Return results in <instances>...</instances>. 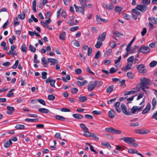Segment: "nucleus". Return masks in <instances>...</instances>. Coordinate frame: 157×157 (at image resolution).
Here are the masks:
<instances>
[{"mask_svg": "<svg viewBox=\"0 0 157 157\" xmlns=\"http://www.w3.org/2000/svg\"><path fill=\"white\" fill-rule=\"evenodd\" d=\"M132 64L129 63H128L124 67H122V70L124 71H126L132 69Z\"/></svg>", "mask_w": 157, "mask_h": 157, "instance_id": "dca6fc26", "label": "nucleus"}, {"mask_svg": "<svg viewBox=\"0 0 157 157\" xmlns=\"http://www.w3.org/2000/svg\"><path fill=\"white\" fill-rule=\"evenodd\" d=\"M52 21L50 18H49L48 19L46 20L45 22L41 21V24L44 27H47L49 24Z\"/></svg>", "mask_w": 157, "mask_h": 157, "instance_id": "ddd939ff", "label": "nucleus"}, {"mask_svg": "<svg viewBox=\"0 0 157 157\" xmlns=\"http://www.w3.org/2000/svg\"><path fill=\"white\" fill-rule=\"evenodd\" d=\"M80 126L84 131L88 130L87 127L85 126L84 124L83 123L80 124Z\"/></svg>", "mask_w": 157, "mask_h": 157, "instance_id": "79ce46f5", "label": "nucleus"}, {"mask_svg": "<svg viewBox=\"0 0 157 157\" xmlns=\"http://www.w3.org/2000/svg\"><path fill=\"white\" fill-rule=\"evenodd\" d=\"M112 52V50L111 49H108L104 53V55L106 56H108L111 55Z\"/></svg>", "mask_w": 157, "mask_h": 157, "instance_id": "f704fd0d", "label": "nucleus"}, {"mask_svg": "<svg viewBox=\"0 0 157 157\" xmlns=\"http://www.w3.org/2000/svg\"><path fill=\"white\" fill-rule=\"evenodd\" d=\"M152 104L153 106V109L156 105V100L155 98H153L152 101Z\"/></svg>", "mask_w": 157, "mask_h": 157, "instance_id": "3c124183", "label": "nucleus"}, {"mask_svg": "<svg viewBox=\"0 0 157 157\" xmlns=\"http://www.w3.org/2000/svg\"><path fill=\"white\" fill-rule=\"evenodd\" d=\"M140 87L144 92H146L145 89H149V86L151 84V82L149 79L145 77L140 78Z\"/></svg>", "mask_w": 157, "mask_h": 157, "instance_id": "f257e3e1", "label": "nucleus"}, {"mask_svg": "<svg viewBox=\"0 0 157 157\" xmlns=\"http://www.w3.org/2000/svg\"><path fill=\"white\" fill-rule=\"evenodd\" d=\"M66 34L65 32H63L62 33H60L59 35V38L60 40H65L66 39Z\"/></svg>", "mask_w": 157, "mask_h": 157, "instance_id": "4be33fe9", "label": "nucleus"}, {"mask_svg": "<svg viewBox=\"0 0 157 157\" xmlns=\"http://www.w3.org/2000/svg\"><path fill=\"white\" fill-rule=\"evenodd\" d=\"M96 84L94 81L90 82L88 85V90L89 91H91L93 90L95 88Z\"/></svg>", "mask_w": 157, "mask_h": 157, "instance_id": "9d476101", "label": "nucleus"}, {"mask_svg": "<svg viewBox=\"0 0 157 157\" xmlns=\"http://www.w3.org/2000/svg\"><path fill=\"white\" fill-rule=\"evenodd\" d=\"M55 137L57 139H61L60 133L59 132H57L56 133L55 135Z\"/></svg>", "mask_w": 157, "mask_h": 157, "instance_id": "774afa93", "label": "nucleus"}, {"mask_svg": "<svg viewBox=\"0 0 157 157\" xmlns=\"http://www.w3.org/2000/svg\"><path fill=\"white\" fill-rule=\"evenodd\" d=\"M86 144L90 146V150H91V151L94 152L96 154L97 153V152L94 149V147L93 146L90 145L89 143H86Z\"/></svg>", "mask_w": 157, "mask_h": 157, "instance_id": "603ef678", "label": "nucleus"}, {"mask_svg": "<svg viewBox=\"0 0 157 157\" xmlns=\"http://www.w3.org/2000/svg\"><path fill=\"white\" fill-rule=\"evenodd\" d=\"M71 92L73 94H75L78 92V89L77 88H74L72 89Z\"/></svg>", "mask_w": 157, "mask_h": 157, "instance_id": "052dcab7", "label": "nucleus"}, {"mask_svg": "<svg viewBox=\"0 0 157 157\" xmlns=\"http://www.w3.org/2000/svg\"><path fill=\"white\" fill-rule=\"evenodd\" d=\"M121 108L123 113L126 115H131V112L127 110L125 105L124 104H122L121 105Z\"/></svg>", "mask_w": 157, "mask_h": 157, "instance_id": "1a4fd4ad", "label": "nucleus"}, {"mask_svg": "<svg viewBox=\"0 0 157 157\" xmlns=\"http://www.w3.org/2000/svg\"><path fill=\"white\" fill-rule=\"evenodd\" d=\"M136 8L142 12H144L148 10V8L145 5L138 4L136 7Z\"/></svg>", "mask_w": 157, "mask_h": 157, "instance_id": "39448f33", "label": "nucleus"}, {"mask_svg": "<svg viewBox=\"0 0 157 157\" xmlns=\"http://www.w3.org/2000/svg\"><path fill=\"white\" fill-rule=\"evenodd\" d=\"M72 116L75 118L78 119H81L83 117V116L79 114H73Z\"/></svg>", "mask_w": 157, "mask_h": 157, "instance_id": "a878e982", "label": "nucleus"}, {"mask_svg": "<svg viewBox=\"0 0 157 157\" xmlns=\"http://www.w3.org/2000/svg\"><path fill=\"white\" fill-rule=\"evenodd\" d=\"M48 60L49 62V63H50L51 65H54L56 63H58V60L55 59L49 58L48 59Z\"/></svg>", "mask_w": 157, "mask_h": 157, "instance_id": "a211bd4d", "label": "nucleus"}, {"mask_svg": "<svg viewBox=\"0 0 157 157\" xmlns=\"http://www.w3.org/2000/svg\"><path fill=\"white\" fill-rule=\"evenodd\" d=\"M85 117L86 119L89 120H92L93 118L92 116L88 114H85Z\"/></svg>", "mask_w": 157, "mask_h": 157, "instance_id": "864d4df0", "label": "nucleus"}, {"mask_svg": "<svg viewBox=\"0 0 157 157\" xmlns=\"http://www.w3.org/2000/svg\"><path fill=\"white\" fill-rule=\"evenodd\" d=\"M78 100L81 102H83L87 101V98L86 96H83L79 98Z\"/></svg>", "mask_w": 157, "mask_h": 157, "instance_id": "c85d7f7f", "label": "nucleus"}, {"mask_svg": "<svg viewBox=\"0 0 157 157\" xmlns=\"http://www.w3.org/2000/svg\"><path fill=\"white\" fill-rule=\"evenodd\" d=\"M98 41H97L96 44L95 45V47L97 48H100L102 44V42L100 41V40H98Z\"/></svg>", "mask_w": 157, "mask_h": 157, "instance_id": "c756f323", "label": "nucleus"}, {"mask_svg": "<svg viewBox=\"0 0 157 157\" xmlns=\"http://www.w3.org/2000/svg\"><path fill=\"white\" fill-rule=\"evenodd\" d=\"M128 151L130 153L132 154L137 153L138 155V154H140V153H138V151L137 150L132 148L129 149L128 150Z\"/></svg>", "mask_w": 157, "mask_h": 157, "instance_id": "72a5a7b5", "label": "nucleus"}, {"mask_svg": "<svg viewBox=\"0 0 157 157\" xmlns=\"http://www.w3.org/2000/svg\"><path fill=\"white\" fill-rule=\"evenodd\" d=\"M106 34V32H103L101 35H100L98 36V40H100L102 42L105 39Z\"/></svg>", "mask_w": 157, "mask_h": 157, "instance_id": "f3484780", "label": "nucleus"}, {"mask_svg": "<svg viewBox=\"0 0 157 157\" xmlns=\"http://www.w3.org/2000/svg\"><path fill=\"white\" fill-rule=\"evenodd\" d=\"M157 64V61H152L149 64V66L151 67H154Z\"/></svg>", "mask_w": 157, "mask_h": 157, "instance_id": "49530a36", "label": "nucleus"}, {"mask_svg": "<svg viewBox=\"0 0 157 157\" xmlns=\"http://www.w3.org/2000/svg\"><path fill=\"white\" fill-rule=\"evenodd\" d=\"M117 69H115L114 67H112L109 69V72L111 74H113L117 71Z\"/></svg>", "mask_w": 157, "mask_h": 157, "instance_id": "680f3d73", "label": "nucleus"}, {"mask_svg": "<svg viewBox=\"0 0 157 157\" xmlns=\"http://www.w3.org/2000/svg\"><path fill=\"white\" fill-rule=\"evenodd\" d=\"M38 111L39 112L44 113H48L49 112V110L45 108H40L39 109Z\"/></svg>", "mask_w": 157, "mask_h": 157, "instance_id": "7c9ffc66", "label": "nucleus"}, {"mask_svg": "<svg viewBox=\"0 0 157 157\" xmlns=\"http://www.w3.org/2000/svg\"><path fill=\"white\" fill-rule=\"evenodd\" d=\"M47 75V73L46 72H43L42 73V78L43 79H45L47 78L46 75Z\"/></svg>", "mask_w": 157, "mask_h": 157, "instance_id": "6e6d98bb", "label": "nucleus"}, {"mask_svg": "<svg viewBox=\"0 0 157 157\" xmlns=\"http://www.w3.org/2000/svg\"><path fill=\"white\" fill-rule=\"evenodd\" d=\"M113 34L116 36L117 37H119L120 36H123V34L122 33H120L118 32L117 31H113Z\"/></svg>", "mask_w": 157, "mask_h": 157, "instance_id": "4c0bfd02", "label": "nucleus"}, {"mask_svg": "<svg viewBox=\"0 0 157 157\" xmlns=\"http://www.w3.org/2000/svg\"><path fill=\"white\" fill-rule=\"evenodd\" d=\"M123 17L124 18L126 19V20H129L130 18V16L128 14L124 13L123 15Z\"/></svg>", "mask_w": 157, "mask_h": 157, "instance_id": "0e129e2a", "label": "nucleus"}, {"mask_svg": "<svg viewBox=\"0 0 157 157\" xmlns=\"http://www.w3.org/2000/svg\"><path fill=\"white\" fill-rule=\"evenodd\" d=\"M92 52V49L91 47L88 48V53L87 55L88 56H90Z\"/></svg>", "mask_w": 157, "mask_h": 157, "instance_id": "8fccbe9b", "label": "nucleus"}, {"mask_svg": "<svg viewBox=\"0 0 157 157\" xmlns=\"http://www.w3.org/2000/svg\"><path fill=\"white\" fill-rule=\"evenodd\" d=\"M12 144L10 140L6 141L4 142V146L6 148L9 147Z\"/></svg>", "mask_w": 157, "mask_h": 157, "instance_id": "aec40b11", "label": "nucleus"}, {"mask_svg": "<svg viewBox=\"0 0 157 157\" xmlns=\"http://www.w3.org/2000/svg\"><path fill=\"white\" fill-rule=\"evenodd\" d=\"M151 109V104L150 103H147L146 107L142 111V113L143 114L147 113Z\"/></svg>", "mask_w": 157, "mask_h": 157, "instance_id": "4468645a", "label": "nucleus"}, {"mask_svg": "<svg viewBox=\"0 0 157 157\" xmlns=\"http://www.w3.org/2000/svg\"><path fill=\"white\" fill-rule=\"evenodd\" d=\"M101 145L104 146L105 147H107L108 148H111V146L109 144L108 142H102L101 143Z\"/></svg>", "mask_w": 157, "mask_h": 157, "instance_id": "e433bc0d", "label": "nucleus"}, {"mask_svg": "<svg viewBox=\"0 0 157 157\" xmlns=\"http://www.w3.org/2000/svg\"><path fill=\"white\" fill-rule=\"evenodd\" d=\"M21 50L22 52H26L27 51V48L24 44H22L21 46Z\"/></svg>", "mask_w": 157, "mask_h": 157, "instance_id": "4d7b16f0", "label": "nucleus"}, {"mask_svg": "<svg viewBox=\"0 0 157 157\" xmlns=\"http://www.w3.org/2000/svg\"><path fill=\"white\" fill-rule=\"evenodd\" d=\"M137 68L139 72L141 74H144L146 71L145 66L143 64H140L137 66Z\"/></svg>", "mask_w": 157, "mask_h": 157, "instance_id": "0eeeda50", "label": "nucleus"}, {"mask_svg": "<svg viewBox=\"0 0 157 157\" xmlns=\"http://www.w3.org/2000/svg\"><path fill=\"white\" fill-rule=\"evenodd\" d=\"M105 131L109 133L120 134L121 132L119 130H117L113 128H107L105 129Z\"/></svg>", "mask_w": 157, "mask_h": 157, "instance_id": "20e7f679", "label": "nucleus"}, {"mask_svg": "<svg viewBox=\"0 0 157 157\" xmlns=\"http://www.w3.org/2000/svg\"><path fill=\"white\" fill-rule=\"evenodd\" d=\"M114 87V86L113 85L109 86L106 89V92L107 93H109L112 92L113 90Z\"/></svg>", "mask_w": 157, "mask_h": 157, "instance_id": "bb28decb", "label": "nucleus"}, {"mask_svg": "<svg viewBox=\"0 0 157 157\" xmlns=\"http://www.w3.org/2000/svg\"><path fill=\"white\" fill-rule=\"evenodd\" d=\"M134 60V57L133 56H132L130 57L127 59V61L128 63H132V64H133Z\"/></svg>", "mask_w": 157, "mask_h": 157, "instance_id": "2f4dec72", "label": "nucleus"}, {"mask_svg": "<svg viewBox=\"0 0 157 157\" xmlns=\"http://www.w3.org/2000/svg\"><path fill=\"white\" fill-rule=\"evenodd\" d=\"M48 98L49 100H53L55 99V97L53 95L49 94L48 96Z\"/></svg>", "mask_w": 157, "mask_h": 157, "instance_id": "5fc2aeb1", "label": "nucleus"}, {"mask_svg": "<svg viewBox=\"0 0 157 157\" xmlns=\"http://www.w3.org/2000/svg\"><path fill=\"white\" fill-rule=\"evenodd\" d=\"M136 92V91H126L124 92V95L126 96L130 94H134Z\"/></svg>", "mask_w": 157, "mask_h": 157, "instance_id": "ea45409f", "label": "nucleus"}, {"mask_svg": "<svg viewBox=\"0 0 157 157\" xmlns=\"http://www.w3.org/2000/svg\"><path fill=\"white\" fill-rule=\"evenodd\" d=\"M96 85H98L99 87L101 86L102 85V82L99 81H94Z\"/></svg>", "mask_w": 157, "mask_h": 157, "instance_id": "338daca9", "label": "nucleus"}, {"mask_svg": "<svg viewBox=\"0 0 157 157\" xmlns=\"http://www.w3.org/2000/svg\"><path fill=\"white\" fill-rule=\"evenodd\" d=\"M18 20V19L17 17H16L15 18L14 20V23L13 25L14 26L18 25L19 24V22L17 21Z\"/></svg>", "mask_w": 157, "mask_h": 157, "instance_id": "bf43d9fd", "label": "nucleus"}, {"mask_svg": "<svg viewBox=\"0 0 157 157\" xmlns=\"http://www.w3.org/2000/svg\"><path fill=\"white\" fill-rule=\"evenodd\" d=\"M90 136H91L96 141H98L99 139V138L98 137V135L94 133H91V134Z\"/></svg>", "mask_w": 157, "mask_h": 157, "instance_id": "473e14b6", "label": "nucleus"}, {"mask_svg": "<svg viewBox=\"0 0 157 157\" xmlns=\"http://www.w3.org/2000/svg\"><path fill=\"white\" fill-rule=\"evenodd\" d=\"M101 6L103 8L109 11L112 10L114 7L113 5L111 3H110L109 4L102 3H101Z\"/></svg>", "mask_w": 157, "mask_h": 157, "instance_id": "423d86ee", "label": "nucleus"}, {"mask_svg": "<svg viewBox=\"0 0 157 157\" xmlns=\"http://www.w3.org/2000/svg\"><path fill=\"white\" fill-rule=\"evenodd\" d=\"M144 93L143 92H141L138 95V96L137 98V99L136 100H139L141 98H142L144 95Z\"/></svg>", "mask_w": 157, "mask_h": 157, "instance_id": "e2e57ef3", "label": "nucleus"}, {"mask_svg": "<svg viewBox=\"0 0 157 157\" xmlns=\"http://www.w3.org/2000/svg\"><path fill=\"white\" fill-rule=\"evenodd\" d=\"M79 28L78 26H75L71 27L70 28V30L72 32H74L77 30Z\"/></svg>", "mask_w": 157, "mask_h": 157, "instance_id": "13d9d810", "label": "nucleus"}, {"mask_svg": "<svg viewBox=\"0 0 157 157\" xmlns=\"http://www.w3.org/2000/svg\"><path fill=\"white\" fill-rule=\"evenodd\" d=\"M96 20L98 22V24H100L102 18L99 16L97 15L96 16Z\"/></svg>", "mask_w": 157, "mask_h": 157, "instance_id": "09e8293b", "label": "nucleus"}, {"mask_svg": "<svg viewBox=\"0 0 157 157\" xmlns=\"http://www.w3.org/2000/svg\"><path fill=\"white\" fill-rule=\"evenodd\" d=\"M79 1L83 7L85 8L87 7L86 4L84 0H79Z\"/></svg>", "mask_w": 157, "mask_h": 157, "instance_id": "c9c22d12", "label": "nucleus"}, {"mask_svg": "<svg viewBox=\"0 0 157 157\" xmlns=\"http://www.w3.org/2000/svg\"><path fill=\"white\" fill-rule=\"evenodd\" d=\"M134 132L136 133L142 135L147 134L150 132L149 130L145 129H136L134 130Z\"/></svg>", "mask_w": 157, "mask_h": 157, "instance_id": "6e6552de", "label": "nucleus"}, {"mask_svg": "<svg viewBox=\"0 0 157 157\" xmlns=\"http://www.w3.org/2000/svg\"><path fill=\"white\" fill-rule=\"evenodd\" d=\"M135 39L136 37H134L131 40V41H130L129 43L128 44L126 48V51H127V52L129 51L130 48L132 44V43H133V42L135 40Z\"/></svg>", "mask_w": 157, "mask_h": 157, "instance_id": "5701e85b", "label": "nucleus"}, {"mask_svg": "<svg viewBox=\"0 0 157 157\" xmlns=\"http://www.w3.org/2000/svg\"><path fill=\"white\" fill-rule=\"evenodd\" d=\"M18 17L21 19L23 20L25 17V14L24 11H22L21 15L19 14L18 15Z\"/></svg>", "mask_w": 157, "mask_h": 157, "instance_id": "a19ab883", "label": "nucleus"}, {"mask_svg": "<svg viewBox=\"0 0 157 157\" xmlns=\"http://www.w3.org/2000/svg\"><path fill=\"white\" fill-rule=\"evenodd\" d=\"M74 6L75 7L76 11V12H79L82 13L83 15H84V9L83 7L80 6H78L75 4Z\"/></svg>", "mask_w": 157, "mask_h": 157, "instance_id": "f8f14e48", "label": "nucleus"}, {"mask_svg": "<svg viewBox=\"0 0 157 157\" xmlns=\"http://www.w3.org/2000/svg\"><path fill=\"white\" fill-rule=\"evenodd\" d=\"M150 51V49L148 46L142 47L140 49V52L144 54L148 53Z\"/></svg>", "mask_w": 157, "mask_h": 157, "instance_id": "9b49d317", "label": "nucleus"}, {"mask_svg": "<svg viewBox=\"0 0 157 157\" xmlns=\"http://www.w3.org/2000/svg\"><path fill=\"white\" fill-rule=\"evenodd\" d=\"M138 10L136 7L135 9H133L131 10L132 13H134V14H135L137 15H140L141 12L138 11Z\"/></svg>", "mask_w": 157, "mask_h": 157, "instance_id": "b1692460", "label": "nucleus"}, {"mask_svg": "<svg viewBox=\"0 0 157 157\" xmlns=\"http://www.w3.org/2000/svg\"><path fill=\"white\" fill-rule=\"evenodd\" d=\"M18 63H19V61L18 60H17L15 61V64L12 66V68L13 69L16 68L17 67L18 64Z\"/></svg>", "mask_w": 157, "mask_h": 157, "instance_id": "69168bd1", "label": "nucleus"}, {"mask_svg": "<svg viewBox=\"0 0 157 157\" xmlns=\"http://www.w3.org/2000/svg\"><path fill=\"white\" fill-rule=\"evenodd\" d=\"M120 140H123L125 142L130 144L135 147H137L138 146L137 144L134 142L135 141V140L132 137H124L121 138Z\"/></svg>", "mask_w": 157, "mask_h": 157, "instance_id": "f03ea898", "label": "nucleus"}, {"mask_svg": "<svg viewBox=\"0 0 157 157\" xmlns=\"http://www.w3.org/2000/svg\"><path fill=\"white\" fill-rule=\"evenodd\" d=\"M41 61L43 63L44 66L46 67H47V65H48L49 63L48 60L47 61L45 58L44 57H42L41 59Z\"/></svg>", "mask_w": 157, "mask_h": 157, "instance_id": "393cba45", "label": "nucleus"}, {"mask_svg": "<svg viewBox=\"0 0 157 157\" xmlns=\"http://www.w3.org/2000/svg\"><path fill=\"white\" fill-rule=\"evenodd\" d=\"M84 133H83V135L87 136V137H90L91 136V133L89 132L88 130H87V131H84Z\"/></svg>", "mask_w": 157, "mask_h": 157, "instance_id": "c03bdc74", "label": "nucleus"}, {"mask_svg": "<svg viewBox=\"0 0 157 157\" xmlns=\"http://www.w3.org/2000/svg\"><path fill=\"white\" fill-rule=\"evenodd\" d=\"M120 105V102H116L114 105V106L116 110L118 113H120L121 112V110L119 107Z\"/></svg>", "mask_w": 157, "mask_h": 157, "instance_id": "6ab92c4d", "label": "nucleus"}, {"mask_svg": "<svg viewBox=\"0 0 157 157\" xmlns=\"http://www.w3.org/2000/svg\"><path fill=\"white\" fill-rule=\"evenodd\" d=\"M108 115L110 118L113 119L115 116L116 113L113 110L111 109L108 112Z\"/></svg>", "mask_w": 157, "mask_h": 157, "instance_id": "2eb2a0df", "label": "nucleus"}, {"mask_svg": "<svg viewBox=\"0 0 157 157\" xmlns=\"http://www.w3.org/2000/svg\"><path fill=\"white\" fill-rule=\"evenodd\" d=\"M36 0H34L33 2L32 9L34 13H36L37 12V10L36 9Z\"/></svg>", "mask_w": 157, "mask_h": 157, "instance_id": "cd10ccee", "label": "nucleus"}, {"mask_svg": "<svg viewBox=\"0 0 157 157\" xmlns=\"http://www.w3.org/2000/svg\"><path fill=\"white\" fill-rule=\"evenodd\" d=\"M127 75L129 79H132L134 78V74L131 72L129 71L128 72L127 74Z\"/></svg>", "mask_w": 157, "mask_h": 157, "instance_id": "58836bf2", "label": "nucleus"}, {"mask_svg": "<svg viewBox=\"0 0 157 157\" xmlns=\"http://www.w3.org/2000/svg\"><path fill=\"white\" fill-rule=\"evenodd\" d=\"M55 118L56 119L58 120L62 121H64L65 120V118L64 117L61 116L57 115L56 116Z\"/></svg>", "mask_w": 157, "mask_h": 157, "instance_id": "37998d69", "label": "nucleus"}, {"mask_svg": "<svg viewBox=\"0 0 157 157\" xmlns=\"http://www.w3.org/2000/svg\"><path fill=\"white\" fill-rule=\"evenodd\" d=\"M148 19L152 23L154 24H157V18L155 17H149Z\"/></svg>", "mask_w": 157, "mask_h": 157, "instance_id": "412c9836", "label": "nucleus"}, {"mask_svg": "<svg viewBox=\"0 0 157 157\" xmlns=\"http://www.w3.org/2000/svg\"><path fill=\"white\" fill-rule=\"evenodd\" d=\"M145 99L143 98L142 101L140 103V105H142L140 106H133L131 109V113L133 114H136L139 112L144 107V105H142L145 102Z\"/></svg>", "mask_w": 157, "mask_h": 157, "instance_id": "7ed1b4c3", "label": "nucleus"}, {"mask_svg": "<svg viewBox=\"0 0 157 157\" xmlns=\"http://www.w3.org/2000/svg\"><path fill=\"white\" fill-rule=\"evenodd\" d=\"M25 127L23 125L18 124L16 125L15 128L18 129H22L24 128Z\"/></svg>", "mask_w": 157, "mask_h": 157, "instance_id": "de8ad7c7", "label": "nucleus"}, {"mask_svg": "<svg viewBox=\"0 0 157 157\" xmlns=\"http://www.w3.org/2000/svg\"><path fill=\"white\" fill-rule=\"evenodd\" d=\"M29 50L31 52H35L36 51V48H35L31 45H30L29 46Z\"/></svg>", "mask_w": 157, "mask_h": 157, "instance_id": "a18cd8bd", "label": "nucleus"}]
</instances>
